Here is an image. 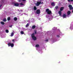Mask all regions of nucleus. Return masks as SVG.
I'll list each match as a JSON object with an SVG mask.
<instances>
[{"instance_id":"4468645a","label":"nucleus","mask_w":73,"mask_h":73,"mask_svg":"<svg viewBox=\"0 0 73 73\" xmlns=\"http://www.w3.org/2000/svg\"><path fill=\"white\" fill-rule=\"evenodd\" d=\"M29 25V23H27L26 26V27L27 28V27H28Z\"/></svg>"},{"instance_id":"f257e3e1","label":"nucleus","mask_w":73,"mask_h":73,"mask_svg":"<svg viewBox=\"0 0 73 73\" xmlns=\"http://www.w3.org/2000/svg\"><path fill=\"white\" fill-rule=\"evenodd\" d=\"M31 36L32 38H33V40H36V39H37V38H36V37H35V34L33 33L32 34Z\"/></svg>"},{"instance_id":"cd10ccee","label":"nucleus","mask_w":73,"mask_h":73,"mask_svg":"<svg viewBox=\"0 0 73 73\" xmlns=\"http://www.w3.org/2000/svg\"><path fill=\"white\" fill-rule=\"evenodd\" d=\"M56 36L57 37H60V36H59V35H56Z\"/></svg>"},{"instance_id":"4c0bfd02","label":"nucleus","mask_w":73,"mask_h":73,"mask_svg":"<svg viewBox=\"0 0 73 73\" xmlns=\"http://www.w3.org/2000/svg\"><path fill=\"white\" fill-rule=\"evenodd\" d=\"M1 7H0V8Z\"/></svg>"},{"instance_id":"393cba45","label":"nucleus","mask_w":73,"mask_h":73,"mask_svg":"<svg viewBox=\"0 0 73 73\" xmlns=\"http://www.w3.org/2000/svg\"><path fill=\"white\" fill-rule=\"evenodd\" d=\"M3 21H7V19H3Z\"/></svg>"},{"instance_id":"a878e982","label":"nucleus","mask_w":73,"mask_h":73,"mask_svg":"<svg viewBox=\"0 0 73 73\" xmlns=\"http://www.w3.org/2000/svg\"><path fill=\"white\" fill-rule=\"evenodd\" d=\"M20 5H24V4H23V3H21Z\"/></svg>"},{"instance_id":"ddd939ff","label":"nucleus","mask_w":73,"mask_h":73,"mask_svg":"<svg viewBox=\"0 0 73 73\" xmlns=\"http://www.w3.org/2000/svg\"><path fill=\"white\" fill-rule=\"evenodd\" d=\"M66 15L64 14L63 15V18H66Z\"/></svg>"},{"instance_id":"f704fd0d","label":"nucleus","mask_w":73,"mask_h":73,"mask_svg":"<svg viewBox=\"0 0 73 73\" xmlns=\"http://www.w3.org/2000/svg\"><path fill=\"white\" fill-rule=\"evenodd\" d=\"M41 4H43V2H42V3H41Z\"/></svg>"},{"instance_id":"2eb2a0df","label":"nucleus","mask_w":73,"mask_h":73,"mask_svg":"<svg viewBox=\"0 0 73 73\" xmlns=\"http://www.w3.org/2000/svg\"><path fill=\"white\" fill-rule=\"evenodd\" d=\"M1 24H2V25H4V24H5V23H4V22H1Z\"/></svg>"},{"instance_id":"0eeeda50","label":"nucleus","mask_w":73,"mask_h":73,"mask_svg":"<svg viewBox=\"0 0 73 73\" xmlns=\"http://www.w3.org/2000/svg\"><path fill=\"white\" fill-rule=\"evenodd\" d=\"M64 7H62L60 8V11H62L64 10Z\"/></svg>"},{"instance_id":"dca6fc26","label":"nucleus","mask_w":73,"mask_h":73,"mask_svg":"<svg viewBox=\"0 0 73 73\" xmlns=\"http://www.w3.org/2000/svg\"><path fill=\"white\" fill-rule=\"evenodd\" d=\"M14 20L15 21H17V18L16 17H15L14 18Z\"/></svg>"},{"instance_id":"412c9836","label":"nucleus","mask_w":73,"mask_h":73,"mask_svg":"<svg viewBox=\"0 0 73 73\" xmlns=\"http://www.w3.org/2000/svg\"><path fill=\"white\" fill-rule=\"evenodd\" d=\"M14 35V33H11V37H12V36H13Z\"/></svg>"},{"instance_id":"9b49d317","label":"nucleus","mask_w":73,"mask_h":73,"mask_svg":"<svg viewBox=\"0 0 73 73\" xmlns=\"http://www.w3.org/2000/svg\"><path fill=\"white\" fill-rule=\"evenodd\" d=\"M33 9L34 11H36V10H37V7H36L34 6V7Z\"/></svg>"},{"instance_id":"b1692460","label":"nucleus","mask_w":73,"mask_h":73,"mask_svg":"<svg viewBox=\"0 0 73 73\" xmlns=\"http://www.w3.org/2000/svg\"><path fill=\"white\" fill-rule=\"evenodd\" d=\"M69 8H70V10H72V9H73V7H70Z\"/></svg>"},{"instance_id":"c9c22d12","label":"nucleus","mask_w":73,"mask_h":73,"mask_svg":"<svg viewBox=\"0 0 73 73\" xmlns=\"http://www.w3.org/2000/svg\"><path fill=\"white\" fill-rule=\"evenodd\" d=\"M72 12L73 13V10H72Z\"/></svg>"},{"instance_id":"a211bd4d","label":"nucleus","mask_w":73,"mask_h":73,"mask_svg":"<svg viewBox=\"0 0 73 73\" xmlns=\"http://www.w3.org/2000/svg\"><path fill=\"white\" fill-rule=\"evenodd\" d=\"M55 8L56 9H57L58 8V7L57 6H56L55 7Z\"/></svg>"},{"instance_id":"9d476101","label":"nucleus","mask_w":73,"mask_h":73,"mask_svg":"<svg viewBox=\"0 0 73 73\" xmlns=\"http://www.w3.org/2000/svg\"><path fill=\"white\" fill-rule=\"evenodd\" d=\"M51 5L52 6H54L55 5V4L54 2H52L51 3Z\"/></svg>"},{"instance_id":"6ab92c4d","label":"nucleus","mask_w":73,"mask_h":73,"mask_svg":"<svg viewBox=\"0 0 73 73\" xmlns=\"http://www.w3.org/2000/svg\"><path fill=\"white\" fill-rule=\"evenodd\" d=\"M11 20V17H9L7 18V20L8 21H9Z\"/></svg>"},{"instance_id":"bb28decb","label":"nucleus","mask_w":73,"mask_h":73,"mask_svg":"<svg viewBox=\"0 0 73 73\" xmlns=\"http://www.w3.org/2000/svg\"><path fill=\"white\" fill-rule=\"evenodd\" d=\"M15 40H16L15 39H13L12 40V41H13V42H14V41H15Z\"/></svg>"},{"instance_id":"f03ea898","label":"nucleus","mask_w":73,"mask_h":73,"mask_svg":"<svg viewBox=\"0 0 73 73\" xmlns=\"http://www.w3.org/2000/svg\"><path fill=\"white\" fill-rule=\"evenodd\" d=\"M46 12H47L48 15H50L52 13V11H51L49 10V9H46Z\"/></svg>"},{"instance_id":"2f4dec72","label":"nucleus","mask_w":73,"mask_h":73,"mask_svg":"<svg viewBox=\"0 0 73 73\" xmlns=\"http://www.w3.org/2000/svg\"><path fill=\"white\" fill-rule=\"evenodd\" d=\"M19 2H21V0H18Z\"/></svg>"},{"instance_id":"423d86ee","label":"nucleus","mask_w":73,"mask_h":73,"mask_svg":"<svg viewBox=\"0 0 73 73\" xmlns=\"http://www.w3.org/2000/svg\"><path fill=\"white\" fill-rule=\"evenodd\" d=\"M15 6V7H19V4L18 3H14Z\"/></svg>"},{"instance_id":"1a4fd4ad","label":"nucleus","mask_w":73,"mask_h":73,"mask_svg":"<svg viewBox=\"0 0 73 73\" xmlns=\"http://www.w3.org/2000/svg\"><path fill=\"white\" fill-rule=\"evenodd\" d=\"M71 13V12L70 11H69L67 12V14L68 15H69Z\"/></svg>"},{"instance_id":"f3484780","label":"nucleus","mask_w":73,"mask_h":73,"mask_svg":"<svg viewBox=\"0 0 73 73\" xmlns=\"http://www.w3.org/2000/svg\"><path fill=\"white\" fill-rule=\"evenodd\" d=\"M21 34H22V35H23V34H24V32L23 31H21Z\"/></svg>"},{"instance_id":"f8f14e48","label":"nucleus","mask_w":73,"mask_h":73,"mask_svg":"<svg viewBox=\"0 0 73 73\" xmlns=\"http://www.w3.org/2000/svg\"><path fill=\"white\" fill-rule=\"evenodd\" d=\"M36 28V26L34 25L32 27V29H34Z\"/></svg>"},{"instance_id":"20e7f679","label":"nucleus","mask_w":73,"mask_h":73,"mask_svg":"<svg viewBox=\"0 0 73 73\" xmlns=\"http://www.w3.org/2000/svg\"><path fill=\"white\" fill-rule=\"evenodd\" d=\"M41 3V1H37L35 5L38 7V6H39L40 4Z\"/></svg>"},{"instance_id":"4be33fe9","label":"nucleus","mask_w":73,"mask_h":73,"mask_svg":"<svg viewBox=\"0 0 73 73\" xmlns=\"http://www.w3.org/2000/svg\"><path fill=\"white\" fill-rule=\"evenodd\" d=\"M68 7L69 8H70L71 7H72V5H68Z\"/></svg>"},{"instance_id":"aec40b11","label":"nucleus","mask_w":73,"mask_h":73,"mask_svg":"<svg viewBox=\"0 0 73 73\" xmlns=\"http://www.w3.org/2000/svg\"><path fill=\"white\" fill-rule=\"evenodd\" d=\"M5 32L7 33H9V31H8V30H6L5 31Z\"/></svg>"},{"instance_id":"72a5a7b5","label":"nucleus","mask_w":73,"mask_h":73,"mask_svg":"<svg viewBox=\"0 0 73 73\" xmlns=\"http://www.w3.org/2000/svg\"><path fill=\"white\" fill-rule=\"evenodd\" d=\"M1 6H2V5H0V7H1Z\"/></svg>"},{"instance_id":"6e6552de","label":"nucleus","mask_w":73,"mask_h":73,"mask_svg":"<svg viewBox=\"0 0 73 73\" xmlns=\"http://www.w3.org/2000/svg\"><path fill=\"white\" fill-rule=\"evenodd\" d=\"M58 13L60 16H61V13H62L61 12V11H59L58 12Z\"/></svg>"},{"instance_id":"c85d7f7f","label":"nucleus","mask_w":73,"mask_h":73,"mask_svg":"<svg viewBox=\"0 0 73 73\" xmlns=\"http://www.w3.org/2000/svg\"><path fill=\"white\" fill-rule=\"evenodd\" d=\"M12 25L10 26H9V27H10V28H12Z\"/></svg>"},{"instance_id":"c756f323","label":"nucleus","mask_w":73,"mask_h":73,"mask_svg":"<svg viewBox=\"0 0 73 73\" xmlns=\"http://www.w3.org/2000/svg\"><path fill=\"white\" fill-rule=\"evenodd\" d=\"M37 33V32L36 31H35V34H36Z\"/></svg>"},{"instance_id":"e433bc0d","label":"nucleus","mask_w":73,"mask_h":73,"mask_svg":"<svg viewBox=\"0 0 73 73\" xmlns=\"http://www.w3.org/2000/svg\"><path fill=\"white\" fill-rule=\"evenodd\" d=\"M58 63H60V62H59Z\"/></svg>"},{"instance_id":"39448f33","label":"nucleus","mask_w":73,"mask_h":73,"mask_svg":"<svg viewBox=\"0 0 73 73\" xmlns=\"http://www.w3.org/2000/svg\"><path fill=\"white\" fill-rule=\"evenodd\" d=\"M37 14H40V9L37 10L36 11Z\"/></svg>"},{"instance_id":"5701e85b","label":"nucleus","mask_w":73,"mask_h":73,"mask_svg":"<svg viewBox=\"0 0 73 73\" xmlns=\"http://www.w3.org/2000/svg\"><path fill=\"white\" fill-rule=\"evenodd\" d=\"M35 46H36V47L37 48H38V47H39V45L36 44V45Z\"/></svg>"},{"instance_id":"7c9ffc66","label":"nucleus","mask_w":73,"mask_h":73,"mask_svg":"<svg viewBox=\"0 0 73 73\" xmlns=\"http://www.w3.org/2000/svg\"><path fill=\"white\" fill-rule=\"evenodd\" d=\"M22 0V1H26V0Z\"/></svg>"},{"instance_id":"473e14b6","label":"nucleus","mask_w":73,"mask_h":73,"mask_svg":"<svg viewBox=\"0 0 73 73\" xmlns=\"http://www.w3.org/2000/svg\"><path fill=\"white\" fill-rule=\"evenodd\" d=\"M45 41H48V40L46 39Z\"/></svg>"},{"instance_id":"7ed1b4c3","label":"nucleus","mask_w":73,"mask_h":73,"mask_svg":"<svg viewBox=\"0 0 73 73\" xmlns=\"http://www.w3.org/2000/svg\"><path fill=\"white\" fill-rule=\"evenodd\" d=\"M8 45L9 47L11 46V47H13V46H14V44L13 43H11V42L9 43L8 44Z\"/></svg>"}]
</instances>
